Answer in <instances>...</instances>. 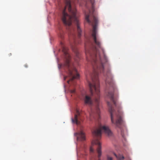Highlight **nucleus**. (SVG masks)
Returning a JSON list of instances; mask_svg holds the SVG:
<instances>
[{"mask_svg": "<svg viewBox=\"0 0 160 160\" xmlns=\"http://www.w3.org/2000/svg\"><path fill=\"white\" fill-rule=\"evenodd\" d=\"M94 45L89 41V44L91 46L90 50L87 49V44L85 43L86 54L87 59L90 61L93 68V72L91 75L92 82L88 80L90 89L91 94H86L83 98L84 104L86 105L91 106L93 104V101L92 98V96H94L95 102L97 106L96 108V116H93L95 119L99 120L100 118V111L99 108V98L100 97L99 83L98 78L99 73H103L105 76L106 79L105 82L107 87L106 91L107 96L112 102L113 105L116 106V102L113 96V91L115 89V86L112 80V76L109 69H108L105 73L104 70V63L107 62L108 59L106 56L103 52V59H102L101 55L97 48H101V44L99 40L97 37H92ZM93 117L92 114H90V119Z\"/></svg>", "mask_w": 160, "mask_h": 160, "instance_id": "1", "label": "nucleus"}, {"mask_svg": "<svg viewBox=\"0 0 160 160\" xmlns=\"http://www.w3.org/2000/svg\"><path fill=\"white\" fill-rule=\"evenodd\" d=\"M65 6L62 12V19L63 23L68 25V28L71 24L73 21L75 23L78 38H80L81 35L82 30L79 26V21L77 16V11L76 8H72L71 7L70 0H64Z\"/></svg>", "mask_w": 160, "mask_h": 160, "instance_id": "2", "label": "nucleus"}, {"mask_svg": "<svg viewBox=\"0 0 160 160\" xmlns=\"http://www.w3.org/2000/svg\"><path fill=\"white\" fill-rule=\"evenodd\" d=\"M107 104L109 107L112 123L116 128L120 129L121 134L124 138L125 134L127 132V131L125 126L123 113L119 110L116 111L109 102H108Z\"/></svg>", "mask_w": 160, "mask_h": 160, "instance_id": "3", "label": "nucleus"}, {"mask_svg": "<svg viewBox=\"0 0 160 160\" xmlns=\"http://www.w3.org/2000/svg\"><path fill=\"white\" fill-rule=\"evenodd\" d=\"M60 44L61 45L62 51L66 58L64 67L66 69L69 76L71 77L70 80L68 81V82L69 84V82H72L74 79L78 78L79 75L78 73L73 64L70 62V57L68 52V48L63 45L62 42L60 43Z\"/></svg>", "mask_w": 160, "mask_h": 160, "instance_id": "4", "label": "nucleus"}, {"mask_svg": "<svg viewBox=\"0 0 160 160\" xmlns=\"http://www.w3.org/2000/svg\"><path fill=\"white\" fill-rule=\"evenodd\" d=\"M102 131L108 136L112 135V132L108 127L105 126H102L101 125H99L98 128L96 129L92 132V133L95 137L99 138L101 137Z\"/></svg>", "mask_w": 160, "mask_h": 160, "instance_id": "5", "label": "nucleus"}, {"mask_svg": "<svg viewBox=\"0 0 160 160\" xmlns=\"http://www.w3.org/2000/svg\"><path fill=\"white\" fill-rule=\"evenodd\" d=\"M92 143L93 144H95L98 145L97 151L98 153V158H99L101 157L102 153L101 144L97 139L93 141Z\"/></svg>", "mask_w": 160, "mask_h": 160, "instance_id": "6", "label": "nucleus"}, {"mask_svg": "<svg viewBox=\"0 0 160 160\" xmlns=\"http://www.w3.org/2000/svg\"><path fill=\"white\" fill-rule=\"evenodd\" d=\"M77 137L78 140L84 141L85 140V137L84 133L82 131H81L79 133H76L75 134Z\"/></svg>", "mask_w": 160, "mask_h": 160, "instance_id": "7", "label": "nucleus"}, {"mask_svg": "<svg viewBox=\"0 0 160 160\" xmlns=\"http://www.w3.org/2000/svg\"><path fill=\"white\" fill-rule=\"evenodd\" d=\"M76 114L75 115L74 119H72V121L73 123H75L77 124H79L80 122L78 120V117L80 115V112L78 110H76Z\"/></svg>", "mask_w": 160, "mask_h": 160, "instance_id": "8", "label": "nucleus"}, {"mask_svg": "<svg viewBox=\"0 0 160 160\" xmlns=\"http://www.w3.org/2000/svg\"><path fill=\"white\" fill-rule=\"evenodd\" d=\"M114 154L115 156L116 157L118 160H122L124 158V157L122 155L119 154L118 155H117L115 153H114Z\"/></svg>", "mask_w": 160, "mask_h": 160, "instance_id": "9", "label": "nucleus"}, {"mask_svg": "<svg viewBox=\"0 0 160 160\" xmlns=\"http://www.w3.org/2000/svg\"><path fill=\"white\" fill-rule=\"evenodd\" d=\"M69 31L70 35H72L73 37H74L75 35L74 33V30H73V29L72 28H70Z\"/></svg>", "mask_w": 160, "mask_h": 160, "instance_id": "10", "label": "nucleus"}, {"mask_svg": "<svg viewBox=\"0 0 160 160\" xmlns=\"http://www.w3.org/2000/svg\"><path fill=\"white\" fill-rule=\"evenodd\" d=\"M76 57L78 58V59H79V53L78 51H76Z\"/></svg>", "mask_w": 160, "mask_h": 160, "instance_id": "11", "label": "nucleus"}, {"mask_svg": "<svg viewBox=\"0 0 160 160\" xmlns=\"http://www.w3.org/2000/svg\"><path fill=\"white\" fill-rule=\"evenodd\" d=\"M72 2H73L74 3H76L79 2V0H72Z\"/></svg>", "mask_w": 160, "mask_h": 160, "instance_id": "12", "label": "nucleus"}, {"mask_svg": "<svg viewBox=\"0 0 160 160\" xmlns=\"http://www.w3.org/2000/svg\"><path fill=\"white\" fill-rule=\"evenodd\" d=\"M75 90L74 89H72L70 91L71 93H74L75 92Z\"/></svg>", "mask_w": 160, "mask_h": 160, "instance_id": "13", "label": "nucleus"}, {"mask_svg": "<svg viewBox=\"0 0 160 160\" xmlns=\"http://www.w3.org/2000/svg\"><path fill=\"white\" fill-rule=\"evenodd\" d=\"M112 160V157H109V156L108 157V160Z\"/></svg>", "mask_w": 160, "mask_h": 160, "instance_id": "14", "label": "nucleus"}, {"mask_svg": "<svg viewBox=\"0 0 160 160\" xmlns=\"http://www.w3.org/2000/svg\"><path fill=\"white\" fill-rule=\"evenodd\" d=\"M90 152H93L94 150L91 147L90 148Z\"/></svg>", "mask_w": 160, "mask_h": 160, "instance_id": "15", "label": "nucleus"}, {"mask_svg": "<svg viewBox=\"0 0 160 160\" xmlns=\"http://www.w3.org/2000/svg\"><path fill=\"white\" fill-rule=\"evenodd\" d=\"M24 66L26 67V68H27L28 67V66L27 64H26L24 65Z\"/></svg>", "mask_w": 160, "mask_h": 160, "instance_id": "16", "label": "nucleus"}, {"mask_svg": "<svg viewBox=\"0 0 160 160\" xmlns=\"http://www.w3.org/2000/svg\"><path fill=\"white\" fill-rule=\"evenodd\" d=\"M60 37L61 38H63V36H62V35H60Z\"/></svg>", "mask_w": 160, "mask_h": 160, "instance_id": "17", "label": "nucleus"}, {"mask_svg": "<svg viewBox=\"0 0 160 160\" xmlns=\"http://www.w3.org/2000/svg\"><path fill=\"white\" fill-rule=\"evenodd\" d=\"M71 47H72L74 45H73L72 44H71Z\"/></svg>", "mask_w": 160, "mask_h": 160, "instance_id": "18", "label": "nucleus"}, {"mask_svg": "<svg viewBox=\"0 0 160 160\" xmlns=\"http://www.w3.org/2000/svg\"><path fill=\"white\" fill-rule=\"evenodd\" d=\"M74 44L75 45L76 44V42H75V41H74Z\"/></svg>", "mask_w": 160, "mask_h": 160, "instance_id": "19", "label": "nucleus"}, {"mask_svg": "<svg viewBox=\"0 0 160 160\" xmlns=\"http://www.w3.org/2000/svg\"><path fill=\"white\" fill-rule=\"evenodd\" d=\"M66 78V77H64V79L65 80Z\"/></svg>", "mask_w": 160, "mask_h": 160, "instance_id": "20", "label": "nucleus"}, {"mask_svg": "<svg viewBox=\"0 0 160 160\" xmlns=\"http://www.w3.org/2000/svg\"><path fill=\"white\" fill-rule=\"evenodd\" d=\"M10 54V55H11V53H10V54Z\"/></svg>", "mask_w": 160, "mask_h": 160, "instance_id": "21", "label": "nucleus"}, {"mask_svg": "<svg viewBox=\"0 0 160 160\" xmlns=\"http://www.w3.org/2000/svg\"><path fill=\"white\" fill-rule=\"evenodd\" d=\"M100 160L99 159V160Z\"/></svg>", "mask_w": 160, "mask_h": 160, "instance_id": "22", "label": "nucleus"}]
</instances>
